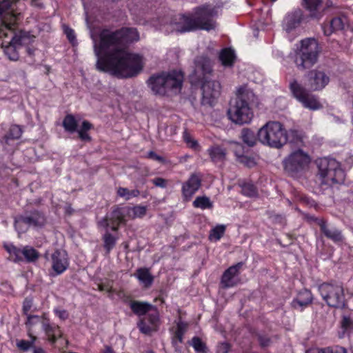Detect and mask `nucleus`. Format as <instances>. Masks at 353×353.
I'll use <instances>...</instances> for the list:
<instances>
[{
	"label": "nucleus",
	"instance_id": "5701e85b",
	"mask_svg": "<svg viewBox=\"0 0 353 353\" xmlns=\"http://www.w3.org/2000/svg\"><path fill=\"white\" fill-rule=\"evenodd\" d=\"M313 296L310 290L303 289L298 293L297 297L291 303L292 307L303 311L305 307L312 304Z\"/></svg>",
	"mask_w": 353,
	"mask_h": 353
},
{
	"label": "nucleus",
	"instance_id": "9d476101",
	"mask_svg": "<svg viewBox=\"0 0 353 353\" xmlns=\"http://www.w3.org/2000/svg\"><path fill=\"white\" fill-rule=\"evenodd\" d=\"M311 160L307 152L302 149H297L284 159L283 161L284 170L290 176L297 177L307 170Z\"/></svg>",
	"mask_w": 353,
	"mask_h": 353
},
{
	"label": "nucleus",
	"instance_id": "423d86ee",
	"mask_svg": "<svg viewBox=\"0 0 353 353\" xmlns=\"http://www.w3.org/2000/svg\"><path fill=\"white\" fill-rule=\"evenodd\" d=\"M321 48L313 38H307L301 41V46L292 56L293 61L300 71L311 68L318 61Z\"/></svg>",
	"mask_w": 353,
	"mask_h": 353
},
{
	"label": "nucleus",
	"instance_id": "6e6552de",
	"mask_svg": "<svg viewBox=\"0 0 353 353\" xmlns=\"http://www.w3.org/2000/svg\"><path fill=\"white\" fill-rule=\"evenodd\" d=\"M316 163L322 183L329 186L343 183L345 174L336 159L323 157L318 159Z\"/></svg>",
	"mask_w": 353,
	"mask_h": 353
},
{
	"label": "nucleus",
	"instance_id": "412c9836",
	"mask_svg": "<svg viewBox=\"0 0 353 353\" xmlns=\"http://www.w3.org/2000/svg\"><path fill=\"white\" fill-rule=\"evenodd\" d=\"M52 268L56 275L63 274L69 266L68 254L65 250L57 249L51 254Z\"/></svg>",
	"mask_w": 353,
	"mask_h": 353
},
{
	"label": "nucleus",
	"instance_id": "0eeeda50",
	"mask_svg": "<svg viewBox=\"0 0 353 353\" xmlns=\"http://www.w3.org/2000/svg\"><path fill=\"white\" fill-rule=\"evenodd\" d=\"M258 139L263 145L280 149L288 141L285 128L279 121H269L258 131Z\"/></svg>",
	"mask_w": 353,
	"mask_h": 353
},
{
	"label": "nucleus",
	"instance_id": "dca6fc26",
	"mask_svg": "<svg viewBox=\"0 0 353 353\" xmlns=\"http://www.w3.org/2000/svg\"><path fill=\"white\" fill-rule=\"evenodd\" d=\"M143 317L139 318L137 322V327L139 331L145 334L151 335L153 332L158 331L160 325L159 313L156 307V310H152Z\"/></svg>",
	"mask_w": 353,
	"mask_h": 353
},
{
	"label": "nucleus",
	"instance_id": "79ce46f5",
	"mask_svg": "<svg viewBox=\"0 0 353 353\" xmlns=\"http://www.w3.org/2000/svg\"><path fill=\"white\" fill-rule=\"evenodd\" d=\"M187 323L179 321L176 325V329L174 334L173 343L176 340L179 343H182L183 341V336L186 332Z\"/></svg>",
	"mask_w": 353,
	"mask_h": 353
},
{
	"label": "nucleus",
	"instance_id": "7c9ffc66",
	"mask_svg": "<svg viewBox=\"0 0 353 353\" xmlns=\"http://www.w3.org/2000/svg\"><path fill=\"white\" fill-rule=\"evenodd\" d=\"M23 133L21 128L18 125H12L3 139L6 145H10V141L19 139Z\"/></svg>",
	"mask_w": 353,
	"mask_h": 353
},
{
	"label": "nucleus",
	"instance_id": "f257e3e1",
	"mask_svg": "<svg viewBox=\"0 0 353 353\" xmlns=\"http://www.w3.org/2000/svg\"><path fill=\"white\" fill-rule=\"evenodd\" d=\"M139 39L135 28L123 27L115 30L103 28L99 33L98 43L94 46L97 58L96 69L118 79L137 77L143 68V57L126 49Z\"/></svg>",
	"mask_w": 353,
	"mask_h": 353
},
{
	"label": "nucleus",
	"instance_id": "a18cd8bd",
	"mask_svg": "<svg viewBox=\"0 0 353 353\" xmlns=\"http://www.w3.org/2000/svg\"><path fill=\"white\" fill-rule=\"evenodd\" d=\"M225 226L223 225H218L212 228L210 233V239H214L215 241H219L221 239L225 232Z\"/></svg>",
	"mask_w": 353,
	"mask_h": 353
},
{
	"label": "nucleus",
	"instance_id": "864d4df0",
	"mask_svg": "<svg viewBox=\"0 0 353 353\" xmlns=\"http://www.w3.org/2000/svg\"><path fill=\"white\" fill-rule=\"evenodd\" d=\"M53 312L61 320L64 321L69 317V313L66 310L55 308Z\"/></svg>",
	"mask_w": 353,
	"mask_h": 353
},
{
	"label": "nucleus",
	"instance_id": "473e14b6",
	"mask_svg": "<svg viewBox=\"0 0 353 353\" xmlns=\"http://www.w3.org/2000/svg\"><path fill=\"white\" fill-rule=\"evenodd\" d=\"M241 138L244 143L249 147H253L256 145L258 139L254 132L249 128H243L241 130Z\"/></svg>",
	"mask_w": 353,
	"mask_h": 353
},
{
	"label": "nucleus",
	"instance_id": "8fccbe9b",
	"mask_svg": "<svg viewBox=\"0 0 353 353\" xmlns=\"http://www.w3.org/2000/svg\"><path fill=\"white\" fill-rule=\"evenodd\" d=\"M257 340L259 345L263 348L270 346L272 343L271 338L266 334H258Z\"/></svg>",
	"mask_w": 353,
	"mask_h": 353
},
{
	"label": "nucleus",
	"instance_id": "2eb2a0df",
	"mask_svg": "<svg viewBox=\"0 0 353 353\" xmlns=\"http://www.w3.org/2000/svg\"><path fill=\"white\" fill-rule=\"evenodd\" d=\"M203 174L200 172L190 174L188 179L182 183L181 195L184 201H190L201 188Z\"/></svg>",
	"mask_w": 353,
	"mask_h": 353
},
{
	"label": "nucleus",
	"instance_id": "a19ab883",
	"mask_svg": "<svg viewBox=\"0 0 353 353\" xmlns=\"http://www.w3.org/2000/svg\"><path fill=\"white\" fill-rule=\"evenodd\" d=\"M190 345L197 353H207L208 351L205 343L199 336L192 337Z\"/></svg>",
	"mask_w": 353,
	"mask_h": 353
},
{
	"label": "nucleus",
	"instance_id": "e433bc0d",
	"mask_svg": "<svg viewBox=\"0 0 353 353\" xmlns=\"http://www.w3.org/2000/svg\"><path fill=\"white\" fill-rule=\"evenodd\" d=\"M3 248L10 254L14 263H19L23 261L22 249L16 247L13 244L4 245Z\"/></svg>",
	"mask_w": 353,
	"mask_h": 353
},
{
	"label": "nucleus",
	"instance_id": "a878e982",
	"mask_svg": "<svg viewBox=\"0 0 353 353\" xmlns=\"http://www.w3.org/2000/svg\"><path fill=\"white\" fill-rule=\"evenodd\" d=\"M344 21L342 17H334L329 23L323 24V30L324 34L330 36L336 31L342 30L344 28Z\"/></svg>",
	"mask_w": 353,
	"mask_h": 353
},
{
	"label": "nucleus",
	"instance_id": "09e8293b",
	"mask_svg": "<svg viewBox=\"0 0 353 353\" xmlns=\"http://www.w3.org/2000/svg\"><path fill=\"white\" fill-rule=\"evenodd\" d=\"M132 211L133 212L134 217L142 218L146 214L147 208L146 206L137 205L132 208Z\"/></svg>",
	"mask_w": 353,
	"mask_h": 353
},
{
	"label": "nucleus",
	"instance_id": "9b49d317",
	"mask_svg": "<svg viewBox=\"0 0 353 353\" xmlns=\"http://www.w3.org/2000/svg\"><path fill=\"white\" fill-rule=\"evenodd\" d=\"M47 223V218L43 211L34 209L26 211L14 218V226L19 234L26 233L30 228H42Z\"/></svg>",
	"mask_w": 353,
	"mask_h": 353
},
{
	"label": "nucleus",
	"instance_id": "3c124183",
	"mask_svg": "<svg viewBox=\"0 0 353 353\" xmlns=\"http://www.w3.org/2000/svg\"><path fill=\"white\" fill-rule=\"evenodd\" d=\"M33 305V301L31 298L26 297L23 302L22 306V312L23 315H30L29 312L30 311Z\"/></svg>",
	"mask_w": 353,
	"mask_h": 353
},
{
	"label": "nucleus",
	"instance_id": "4be33fe9",
	"mask_svg": "<svg viewBox=\"0 0 353 353\" xmlns=\"http://www.w3.org/2000/svg\"><path fill=\"white\" fill-rule=\"evenodd\" d=\"M303 19V13L301 9H296L288 12L283 19V29L290 32L298 28Z\"/></svg>",
	"mask_w": 353,
	"mask_h": 353
},
{
	"label": "nucleus",
	"instance_id": "2f4dec72",
	"mask_svg": "<svg viewBox=\"0 0 353 353\" xmlns=\"http://www.w3.org/2000/svg\"><path fill=\"white\" fill-rule=\"evenodd\" d=\"M196 70H200L205 76L210 74L212 72V65L210 59L207 57H201L196 61Z\"/></svg>",
	"mask_w": 353,
	"mask_h": 353
},
{
	"label": "nucleus",
	"instance_id": "f8f14e48",
	"mask_svg": "<svg viewBox=\"0 0 353 353\" xmlns=\"http://www.w3.org/2000/svg\"><path fill=\"white\" fill-rule=\"evenodd\" d=\"M319 292L329 307L343 308L345 306V294L342 285L325 282L319 286Z\"/></svg>",
	"mask_w": 353,
	"mask_h": 353
},
{
	"label": "nucleus",
	"instance_id": "680f3d73",
	"mask_svg": "<svg viewBox=\"0 0 353 353\" xmlns=\"http://www.w3.org/2000/svg\"><path fill=\"white\" fill-rule=\"evenodd\" d=\"M305 353H320V347L309 348Z\"/></svg>",
	"mask_w": 353,
	"mask_h": 353
},
{
	"label": "nucleus",
	"instance_id": "4c0bfd02",
	"mask_svg": "<svg viewBox=\"0 0 353 353\" xmlns=\"http://www.w3.org/2000/svg\"><path fill=\"white\" fill-rule=\"evenodd\" d=\"M63 127L66 132L73 133L77 131V121L72 114H67L63 120Z\"/></svg>",
	"mask_w": 353,
	"mask_h": 353
},
{
	"label": "nucleus",
	"instance_id": "c85d7f7f",
	"mask_svg": "<svg viewBox=\"0 0 353 353\" xmlns=\"http://www.w3.org/2000/svg\"><path fill=\"white\" fill-rule=\"evenodd\" d=\"M208 154L214 163L221 162L225 160L226 150L220 145H213L208 148Z\"/></svg>",
	"mask_w": 353,
	"mask_h": 353
},
{
	"label": "nucleus",
	"instance_id": "4d7b16f0",
	"mask_svg": "<svg viewBox=\"0 0 353 353\" xmlns=\"http://www.w3.org/2000/svg\"><path fill=\"white\" fill-rule=\"evenodd\" d=\"M270 217L272 219V221L275 223H279V224L282 225V224H284L285 222V216L282 214H272Z\"/></svg>",
	"mask_w": 353,
	"mask_h": 353
},
{
	"label": "nucleus",
	"instance_id": "338daca9",
	"mask_svg": "<svg viewBox=\"0 0 353 353\" xmlns=\"http://www.w3.org/2000/svg\"><path fill=\"white\" fill-rule=\"evenodd\" d=\"M145 353H154L153 350H148Z\"/></svg>",
	"mask_w": 353,
	"mask_h": 353
},
{
	"label": "nucleus",
	"instance_id": "603ef678",
	"mask_svg": "<svg viewBox=\"0 0 353 353\" xmlns=\"http://www.w3.org/2000/svg\"><path fill=\"white\" fill-rule=\"evenodd\" d=\"M151 182L156 186L161 188H166L168 184L167 179L162 177H156L151 180Z\"/></svg>",
	"mask_w": 353,
	"mask_h": 353
},
{
	"label": "nucleus",
	"instance_id": "72a5a7b5",
	"mask_svg": "<svg viewBox=\"0 0 353 353\" xmlns=\"http://www.w3.org/2000/svg\"><path fill=\"white\" fill-rule=\"evenodd\" d=\"M93 128V125L88 121H83L80 129L77 131L79 138L82 141L90 142L92 141V137L90 136L88 132Z\"/></svg>",
	"mask_w": 353,
	"mask_h": 353
},
{
	"label": "nucleus",
	"instance_id": "4468645a",
	"mask_svg": "<svg viewBox=\"0 0 353 353\" xmlns=\"http://www.w3.org/2000/svg\"><path fill=\"white\" fill-rule=\"evenodd\" d=\"M330 81V71L322 67H317L309 71L307 74V83L310 88L313 91H321L324 89Z\"/></svg>",
	"mask_w": 353,
	"mask_h": 353
},
{
	"label": "nucleus",
	"instance_id": "6e6d98bb",
	"mask_svg": "<svg viewBox=\"0 0 353 353\" xmlns=\"http://www.w3.org/2000/svg\"><path fill=\"white\" fill-rule=\"evenodd\" d=\"M64 33L65 34L68 39L70 43H73L76 39L75 33L73 29L66 27L64 29Z\"/></svg>",
	"mask_w": 353,
	"mask_h": 353
},
{
	"label": "nucleus",
	"instance_id": "39448f33",
	"mask_svg": "<svg viewBox=\"0 0 353 353\" xmlns=\"http://www.w3.org/2000/svg\"><path fill=\"white\" fill-rule=\"evenodd\" d=\"M183 82V74L181 71L172 70L152 74L146 83L154 95L161 97L170 93L178 94L181 92Z\"/></svg>",
	"mask_w": 353,
	"mask_h": 353
},
{
	"label": "nucleus",
	"instance_id": "58836bf2",
	"mask_svg": "<svg viewBox=\"0 0 353 353\" xmlns=\"http://www.w3.org/2000/svg\"><path fill=\"white\" fill-rule=\"evenodd\" d=\"M28 335L30 338V341L21 339L17 342V346L19 350L23 352H26L31 347H34V344L37 339V336L33 335V334L30 331L28 332Z\"/></svg>",
	"mask_w": 353,
	"mask_h": 353
},
{
	"label": "nucleus",
	"instance_id": "ddd939ff",
	"mask_svg": "<svg viewBox=\"0 0 353 353\" xmlns=\"http://www.w3.org/2000/svg\"><path fill=\"white\" fill-rule=\"evenodd\" d=\"M289 88L293 97L301 103L304 108L312 110H316L322 108L318 97L310 93L296 79L290 83Z\"/></svg>",
	"mask_w": 353,
	"mask_h": 353
},
{
	"label": "nucleus",
	"instance_id": "1a4fd4ad",
	"mask_svg": "<svg viewBox=\"0 0 353 353\" xmlns=\"http://www.w3.org/2000/svg\"><path fill=\"white\" fill-rule=\"evenodd\" d=\"M253 96V93L248 92L238 94L235 104L228 111V117L232 122L243 125L252 121L254 113L250 105V99Z\"/></svg>",
	"mask_w": 353,
	"mask_h": 353
},
{
	"label": "nucleus",
	"instance_id": "c756f323",
	"mask_svg": "<svg viewBox=\"0 0 353 353\" xmlns=\"http://www.w3.org/2000/svg\"><path fill=\"white\" fill-rule=\"evenodd\" d=\"M239 185L241 188V192L243 195L249 198L258 196V189L251 181L239 182Z\"/></svg>",
	"mask_w": 353,
	"mask_h": 353
},
{
	"label": "nucleus",
	"instance_id": "c9c22d12",
	"mask_svg": "<svg viewBox=\"0 0 353 353\" xmlns=\"http://www.w3.org/2000/svg\"><path fill=\"white\" fill-rule=\"evenodd\" d=\"M117 195L125 201H128L132 198L138 197L140 195V191L137 189L129 190L127 188L119 187L117 189Z\"/></svg>",
	"mask_w": 353,
	"mask_h": 353
},
{
	"label": "nucleus",
	"instance_id": "49530a36",
	"mask_svg": "<svg viewBox=\"0 0 353 353\" xmlns=\"http://www.w3.org/2000/svg\"><path fill=\"white\" fill-rule=\"evenodd\" d=\"M320 353H347V350L339 345L320 347Z\"/></svg>",
	"mask_w": 353,
	"mask_h": 353
},
{
	"label": "nucleus",
	"instance_id": "a211bd4d",
	"mask_svg": "<svg viewBox=\"0 0 353 353\" xmlns=\"http://www.w3.org/2000/svg\"><path fill=\"white\" fill-rule=\"evenodd\" d=\"M234 153L236 161L244 166L252 168L256 165V154L243 144L236 143L234 148Z\"/></svg>",
	"mask_w": 353,
	"mask_h": 353
},
{
	"label": "nucleus",
	"instance_id": "69168bd1",
	"mask_svg": "<svg viewBox=\"0 0 353 353\" xmlns=\"http://www.w3.org/2000/svg\"><path fill=\"white\" fill-rule=\"evenodd\" d=\"M104 353H114V352L110 346H105Z\"/></svg>",
	"mask_w": 353,
	"mask_h": 353
},
{
	"label": "nucleus",
	"instance_id": "f3484780",
	"mask_svg": "<svg viewBox=\"0 0 353 353\" xmlns=\"http://www.w3.org/2000/svg\"><path fill=\"white\" fill-rule=\"evenodd\" d=\"M221 84L219 81L205 80L201 85V103L214 106L221 94Z\"/></svg>",
	"mask_w": 353,
	"mask_h": 353
},
{
	"label": "nucleus",
	"instance_id": "f03ea898",
	"mask_svg": "<svg viewBox=\"0 0 353 353\" xmlns=\"http://www.w3.org/2000/svg\"><path fill=\"white\" fill-rule=\"evenodd\" d=\"M19 0H0V39L5 54L10 61L19 59V50L28 39L26 32L19 30L22 17L15 10Z\"/></svg>",
	"mask_w": 353,
	"mask_h": 353
},
{
	"label": "nucleus",
	"instance_id": "052dcab7",
	"mask_svg": "<svg viewBox=\"0 0 353 353\" xmlns=\"http://www.w3.org/2000/svg\"><path fill=\"white\" fill-rule=\"evenodd\" d=\"M26 52L27 54L30 57H32L34 55V49L30 47H26Z\"/></svg>",
	"mask_w": 353,
	"mask_h": 353
},
{
	"label": "nucleus",
	"instance_id": "393cba45",
	"mask_svg": "<svg viewBox=\"0 0 353 353\" xmlns=\"http://www.w3.org/2000/svg\"><path fill=\"white\" fill-rule=\"evenodd\" d=\"M321 232L323 234L327 239L332 240L334 243L343 241L341 232L336 228H329L324 219H320L318 222Z\"/></svg>",
	"mask_w": 353,
	"mask_h": 353
},
{
	"label": "nucleus",
	"instance_id": "20e7f679",
	"mask_svg": "<svg viewBox=\"0 0 353 353\" xmlns=\"http://www.w3.org/2000/svg\"><path fill=\"white\" fill-rule=\"evenodd\" d=\"M129 210L130 208L126 207H121L118 205H114L111 212L98 221V226L105 230L102 236V241L106 255L109 254L113 250L119 239L117 236L111 234L110 230L117 232L121 225H125V216Z\"/></svg>",
	"mask_w": 353,
	"mask_h": 353
},
{
	"label": "nucleus",
	"instance_id": "cd10ccee",
	"mask_svg": "<svg viewBox=\"0 0 353 353\" xmlns=\"http://www.w3.org/2000/svg\"><path fill=\"white\" fill-rule=\"evenodd\" d=\"M236 56L235 52L231 48H223L219 55V59L225 67H231L234 65Z\"/></svg>",
	"mask_w": 353,
	"mask_h": 353
},
{
	"label": "nucleus",
	"instance_id": "13d9d810",
	"mask_svg": "<svg viewBox=\"0 0 353 353\" xmlns=\"http://www.w3.org/2000/svg\"><path fill=\"white\" fill-rule=\"evenodd\" d=\"M98 290L101 292L105 291L109 294H112L114 292V290L113 289L112 286L104 283L99 284Z\"/></svg>",
	"mask_w": 353,
	"mask_h": 353
},
{
	"label": "nucleus",
	"instance_id": "bf43d9fd",
	"mask_svg": "<svg viewBox=\"0 0 353 353\" xmlns=\"http://www.w3.org/2000/svg\"><path fill=\"white\" fill-rule=\"evenodd\" d=\"M185 142L189 144V147L194 150H198L199 145L197 141L192 139L191 137H185Z\"/></svg>",
	"mask_w": 353,
	"mask_h": 353
},
{
	"label": "nucleus",
	"instance_id": "f704fd0d",
	"mask_svg": "<svg viewBox=\"0 0 353 353\" xmlns=\"http://www.w3.org/2000/svg\"><path fill=\"white\" fill-rule=\"evenodd\" d=\"M22 256L28 263H34L39 258V252L34 248L26 245L22 248Z\"/></svg>",
	"mask_w": 353,
	"mask_h": 353
},
{
	"label": "nucleus",
	"instance_id": "c03bdc74",
	"mask_svg": "<svg viewBox=\"0 0 353 353\" xmlns=\"http://www.w3.org/2000/svg\"><path fill=\"white\" fill-rule=\"evenodd\" d=\"M322 0H303V7L311 12L312 17H315L316 12L321 5Z\"/></svg>",
	"mask_w": 353,
	"mask_h": 353
},
{
	"label": "nucleus",
	"instance_id": "ea45409f",
	"mask_svg": "<svg viewBox=\"0 0 353 353\" xmlns=\"http://www.w3.org/2000/svg\"><path fill=\"white\" fill-rule=\"evenodd\" d=\"M192 205L194 208L202 210L212 209L213 208L212 202L206 196H197L193 201Z\"/></svg>",
	"mask_w": 353,
	"mask_h": 353
},
{
	"label": "nucleus",
	"instance_id": "de8ad7c7",
	"mask_svg": "<svg viewBox=\"0 0 353 353\" xmlns=\"http://www.w3.org/2000/svg\"><path fill=\"white\" fill-rule=\"evenodd\" d=\"M41 319L42 320V316H39V315L30 314L27 316V320L25 323L26 327H28V331H30V329L39 322H40Z\"/></svg>",
	"mask_w": 353,
	"mask_h": 353
},
{
	"label": "nucleus",
	"instance_id": "5fc2aeb1",
	"mask_svg": "<svg viewBox=\"0 0 353 353\" xmlns=\"http://www.w3.org/2000/svg\"><path fill=\"white\" fill-rule=\"evenodd\" d=\"M147 157L148 159H152V160H154V161H157L159 163H165V159L164 157H161V156H159L154 151H150L148 153V155H147Z\"/></svg>",
	"mask_w": 353,
	"mask_h": 353
},
{
	"label": "nucleus",
	"instance_id": "6ab92c4d",
	"mask_svg": "<svg viewBox=\"0 0 353 353\" xmlns=\"http://www.w3.org/2000/svg\"><path fill=\"white\" fill-rule=\"evenodd\" d=\"M243 265V262H239L226 269L221 278L220 285L223 289L233 288L237 285L235 281V276L240 274V271Z\"/></svg>",
	"mask_w": 353,
	"mask_h": 353
},
{
	"label": "nucleus",
	"instance_id": "b1692460",
	"mask_svg": "<svg viewBox=\"0 0 353 353\" xmlns=\"http://www.w3.org/2000/svg\"><path fill=\"white\" fill-rule=\"evenodd\" d=\"M128 305L132 312L139 318L143 317L152 310H156L157 307L148 302L136 300H130Z\"/></svg>",
	"mask_w": 353,
	"mask_h": 353
},
{
	"label": "nucleus",
	"instance_id": "e2e57ef3",
	"mask_svg": "<svg viewBox=\"0 0 353 353\" xmlns=\"http://www.w3.org/2000/svg\"><path fill=\"white\" fill-rule=\"evenodd\" d=\"M39 0H32L31 5L37 8H42V3L39 1Z\"/></svg>",
	"mask_w": 353,
	"mask_h": 353
},
{
	"label": "nucleus",
	"instance_id": "bb28decb",
	"mask_svg": "<svg viewBox=\"0 0 353 353\" xmlns=\"http://www.w3.org/2000/svg\"><path fill=\"white\" fill-rule=\"evenodd\" d=\"M134 275L145 288H150L154 282V276L147 268H138Z\"/></svg>",
	"mask_w": 353,
	"mask_h": 353
},
{
	"label": "nucleus",
	"instance_id": "0e129e2a",
	"mask_svg": "<svg viewBox=\"0 0 353 353\" xmlns=\"http://www.w3.org/2000/svg\"><path fill=\"white\" fill-rule=\"evenodd\" d=\"M33 353H47V352L41 347H34Z\"/></svg>",
	"mask_w": 353,
	"mask_h": 353
},
{
	"label": "nucleus",
	"instance_id": "37998d69",
	"mask_svg": "<svg viewBox=\"0 0 353 353\" xmlns=\"http://www.w3.org/2000/svg\"><path fill=\"white\" fill-rule=\"evenodd\" d=\"M343 335L350 334L353 332V320L349 316H343L341 321Z\"/></svg>",
	"mask_w": 353,
	"mask_h": 353
},
{
	"label": "nucleus",
	"instance_id": "aec40b11",
	"mask_svg": "<svg viewBox=\"0 0 353 353\" xmlns=\"http://www.w3.org/2000/svg\"><path fill=\"white\" fill-rule=\"evenodd\" d=\"M42 328L48 338V341L54 344L59 339L63 336L61 327L54 323H52L46 314L42 315Z\"/></svg>",
	"mask_w": 353,
	"mask_h": 353
},
{
	"label": "nucleus",
	"instance_id": "7ed1b4c3",
	"mask_svg": "<svg viewBox=\"0 0 353 353\" xmlns=\"http://www.w3.org/2000/svg\"><path fill=\"white\" fill-rule=\"evenodd\" d=\"M217 15V8L210 4L204 3L195 7L192 13L179 14L170 21L172 29L183 34L200 30L210 31L216 28L214 17Z\"/></svg>",
	"mask_w": 353,
	"mask_h": 353
}]
</instances>
